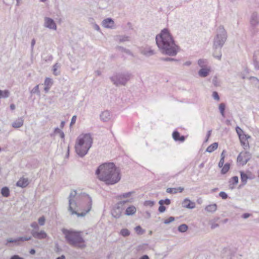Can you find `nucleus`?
<instances>
[{
  "label": "nucleus",
  "instance_id": "f257e3e1",
  "mask_svg": "<svg viewBox=\"0 0 259 259\" xmlns=\"http://www.w3.org/2000/svg\"><path fill=\"white\" fill-rule=\"evenodd\" d=\"M156 44L163 54L170 56H175L179 47L177 45L174 39L167 28H164L155 38Z\"/></svg>",
  "mask_w": 259,
  "mask_h": 259
},
{
  "label": "nucleus",
  "instance_id": "f03ea898",
  "mask_svg": "<svg viewBox=\"0 0 259 259\" xmlns=\"http://www.w3.org/2000/svg\"><path fill=\"white\" fill-rule=\"evenodd\" d=\"M99 179L107 185H114L120 179V170L112 162L105 163L100 165L96 170Z\"/></svg>",
  "mask_w": 259,
  "mask_h": 259
},
{
  "label": "nucleus",
  "instance_id": "7ed1b4c3",
  "mask_svg": "<svg viewBox=\"0 0 259 259\" xmlns=\"http://www.w3.org/2000/svg\"><path fill=\"white\" fill-rule=\"evenodd\" d=\"M83 195L86 198L87 209L84 211L79 213L77 212L76 209L77 207L76 200L78 197L76 191L72 190L70 192L68 198L69 201L68 210L71 215L76 214L78 217H83L91 210L92 205V198L88 194H84Z\"/></svg>",
  "mask_w": 259,
  "mask_h": 259
},
{
  "label": "nucleus",
  "instance_id": "20e7f679",
  "mask_svg": "<svg viewBox=\"0 0 259 259\" xmlns=\"http://www.w3.org/2000/svg\"><path fill=\"white\" fill-rule=\"evenodd\" d=\"M93 144V138L90 134L80 135L76 141L75 149L80 157H83L88 152Z\"/></svg>",
  "mask_w": 259,
  "mask_h": 259
},
{
  "label": "nucleus",
  "instance_id": "39448f33",
  "mask_svg": "<svg viewBox=\"0 0 259 259\" xmlns=\"http://www.w3.org/2000/svg\"><path fill=\"white\" fill-rule=\"evenodd\" d=\"M62 233L65 238L71 246L80 249L86 247L85 240L80 235V232L65 229L62 230Z\"/></svg>",
  "mask_w": 259,
  "mask_h": 259
},
{
  "label": "nucleus",
  "instance_id": "423d86ee",
  "mask_svg": "<svg viewBox=\"0 0 259 259\" xmlns=\"http://www.w3.org/2000/svg\"><path fill=\"white\" fill-rule=\"evenodd\" d=\"M227 38L226 31L223 26H220L217 33L213 39V49L222 48Z\"/></svg>",
  "mask_w": 259,
  "mask_h": 259
},
{
  "label": "nucleus",
  "instance_id": "0eeeda50",
  "mask_svg": "<svg viewBox=\"0 0 259 259\" xmlns=\"http://www.w3.org/2000/svg\"><path fill=\"white\" fill-rule=\"evenodd\" d=\"M131 74L126 73H116L110 77L113 83L118 87L125 85L127 82L130 79Z\"/></svg>",
  "mask_w": 259,
  "mask_h": 259
},
{
  "label": "nucleus",
  "instance_id": "6e6552de",
  "mask_svg": "<svg viewBox=\"0 0 259 259\" xmlns=\"http://www.w3.org/2000/svg\"><path fill=\"white\" fill-rule=\"evenodd\" d=\"M127 202H128V201H122L117 203L116 206L112 210V215L116 219L119 218L123 209L124 208L123 206Z\"/></svg>",
  "mask_w": 259,
  "mask_h": 259
},
{
  "label": "nucleus",
  "instance_id": "1a4fd4ad",
  "mask_svg": "<svg viewBox=\"0 0 259 259\" xmlns=\"http://www.w3.org/2000/svg\"><path fill=\"white\" fill-rule=\"evenodd\" d=\"M251 157V154L249 152H241L237 156V162L244 165L250 160Z\"/></svg>",
  "mask_w": 259,
  "mask_h": 259
},
{
  "label": "nucleus",
  "instance_id": "9d476101",
  "mask_svg": "<svg viewBox=\"0 0 259 259\" xmlns=\"http://www.w3.org/2000/svg\"><path fill=\"white\" fill-rule=\"evenodd\" d=\"M44 26L50 29L54 30H57V25L54 20L49 17H45L44 18Z\"/></svg>",
  "mask_w": 259,
  "mask_h": 259
},
{
  "label": "nucleus",
  "instance_id": "9b49d317",
  "mask_svg": "<svg viewBox=\"0 0 259 259\" xmlns=\"http://www.w3.org/2000/svg\"><path fill=\"white\" fill-rule=\"evenodd\" d=\"M31 237H20L16 239L12 238H8L7 239V243L6 245H8V243H15L16 244L18 245L19 244V242H23L24 241H28L31 240Z\"/></svg>",
  "mask_w": 259,
  "mask_h": 259
},
{
  "label": "nucleus",
  "instance_id": "f8f14e48",
  "mask_svg": "<svg viewBox=\"0 0 259 259\" xmlns=\"http://www.w3.org/2000/svg\"><path fill=\"white\" fill-rule=\"evenodd\" d=\"M31 233L34 238L37 239H42L48 237L47 234L42 230L38 232V230H32Z\"/></svg>",
  "mask_w": 259,
  "mask_h": 259
},
{
  "label": "nucleus",
  "instance_id": "ddd939ff",
  "mask_svg": "<svg viewBox=\"0 0 259 259\" xmlns=\"http://www.w3.org/2000/svg\"><path fill=\"white\" fill-rule=\"evenodd\" d=\"M235 252L229 248H226L223 249L222 257L225 259H232L234 256Z\"/></svg>",
  "mask_w": 259,
  "mask_h": 259
},
{
  "label": "nucleus",
  "instance_id": "4468645a",
  "mask_svg": "<svg viewBox=\"0 0 259 259\" xmlns=\"http://www.w3.org/2000/svg\"><path fill=\"white\" fill-rule=\"evenodd\" d=\"M102 25L105 28H113L114 22L112 18H108L104 19L102 21Z\"/></svg>",
  "mask_w": 259,
  "mask_h": 259
},
{
  "label": "nucleus",
  "instance_id": "2eb2a0df",
  "mask_svg": "<svg viewBox=\"0 0 259 259\" xmlns=\"http://www.w3.org/2000/svg\"><path fill=\"white\" fill-rule=\"evenodd\" d=\"M250 138V136L242 134V136H240V141L242 146H244V148L245 149L246 147L249 148V143L248 141L243 142V140L247 141L248 139Z\"/></svg>",
  "mask_w": 259,
  "mask_h": 259
},
{
  "label": "nucleus",
  "instance_id": "dca6fc26",
  "mask_svg": "<svg viewBox=\"0 0 259 259\" xmlns=\"http://www.w3.org/2000/svg\"><path fill=\"white\" fill-rule=\"evenodd\" d=\"M172 136L175 141L183 142L186 139L185 137L184 136H181L180 133L177 131H174Z\"/></svg>",
  "mask_w": 259,
  "mask_h": 259
},
{
  "label": "nucleus",
  "instance_id": "f3484780",
  "mask_svg": "<svg viewBox=\"0 0 259 259\" xmlns=\"http://www.w3.org/2000/svg\"><path fill=\"white\" fill-rule=\"evenodd\" d=\"M100 119L103 122H107L111 118V115L108 110L102 112L100 114Z\"/></svg>",
  "mask_w": 259,
  "mask_h": 259
},
{
  "label": "nucleus",
  "instance_id": "a211bd4d",
  "mask_svg": "<svg viewBox=\"0 0 259 259\" xmlns=\"http://www.w3.org/2000/svg\"><path fill=\"white\" fill-rule=\"evenodd\" d=\"M182 205L184 207L189 209H193L195 207V203L191 201L189 199L186 198L183 201Z\"/></svg>",
  "mask_w": 259,
  "mask_h": 259
},
{
  "label": "nucleus",
  "instance_id": "6ab92c4d",
  "mask_svg": "<svg viewBox=\"0 0 259 259\" xmlns=\"http://www.w3.org/2000/svg\"><path fill=\"white\" fill-rule=\"evenodd\" d=\"M29 184L28 179L21 178L16 183V185L21 188H25Z\"/></svg>",
  "mask_w": 259,
  "mask_h": 259
},
{
  "label": "nucleus",
  "instance_id": "aec40b11",
  "mask_svg": "<svg viewBox=\"0 0 259 259\" xmlns=\"http://www.w3.org/2000/svg\"><path fill=\"white\" fill-rule=\"evenodd\" d=\"M259 23V18L256 13H253L251 17L250 24L252 26H255Z\"/></svg>",
  "mask_w": 259,
  "mask_h": 259
},
{
  "label": "nucleus",
  "instance_id": "412c9836",
  "mask_svg": "<svg viewBox=\"0 0 259 259\" xmlns=\"http://www.w3.org/2000/svg\"><path fill=\"white\" fill-rule=\"evenodd\" d=\"M210 72V68H202L199 70L198 75L201 77H205L208 75Z\"/></svg>",
  "mask_w": 259,
  "mask_h": 259
},
{
  "label": "nucleus",
  "instance_id": "4be33fe9",
  "mask_svg": "<svg viewBox=\"0 0 259 259\" xmlns=\"http://www.w3.org/2000/svg\"><path fill=\"white\" fill-rule=\"evenodd\" d=\"M238 183V177L237 176H234L229 180V188L233 189L235 188V185Z\"/></svg>",
  "mask_w": 259,
  "mask_h": 259
},
{
  "label": "nucleus",
  "instance_id": "5701e85b",
  "mask_svg": "<svg viewBox=\"0 0 259 259\" xmlns=\"http://www.w3.org/2000/svg\"><path fill=\"white\" fill-rule=\"evenodd\" d=\"M136 212V208L133 205L128 206L125 211V214L126 215H132L135 213Z\"/></svg>",
  "mask_w": 259,
  "mask_h": 259
},
{
  "label": "nucleus",
  "instance_id": "b1692460",
  "mask_svg": "<svg viewBox=\"0 0 259 259\" xmlns=\"http://www.w3.org/2000/svg\"><path fill=\"white\" fill-rule=\"evenodd\" d=\"M217 209V205L215 203L207 205L205 208V210L206 211L211 213L215 212Z\"/></svg>",
  "mask_w": 259,
  "mask_h": 259
},
{
  "label": "nucleus",
  "instance_id": "393cba45",
  "mask_svg": "<svg viewBox=\"0 0 259 259\" xmlns=\"http://www.w3.org/2000/svg\"><path fill=\"white\" fill-rule=\"evenodd\" d=\"M221 49L222 48L213 49L214 51L213 53V56L219 60H221L222 57Z\"/></svg>",
  "mask_w": 259,
  "mask_h": 259
},
{
  "label": "nucleus",
  "instance_id": "a878e982",
  "mask_svg": "<svg viewBox=\"0 0 259 259\" xmlns=\"http://www.w3.org/2000/svg\"><path fill=\"white\" fill-rule=\"evenodd\" d=\"M218 146V144L217 142L213 143V144H211L210 146H209L206 150V151L209 153H211L213 151H214L215 149H217Z\"/></svg>",
  "mask_w": 259,
  "mask_h": 259
},
{
  "label": "nucleus",
  "instance_id": "bb28decb",
  "mask_svg": "<svg viewBox=\"0 0 259 259\" xmlns=\"http://www.w3.org/2000/svg\"><path fill=\"white\" fill-rule=\"evenodd\" d=\"M241 181L243 185H245L247 183L248 177L243 171H240Z\"/></svg>",
  "mask_w": 259,
  "mask_h": 259
},
{
  "label": "nucleus",
  "instance_id": "cd10ccee",
  "mask_svg": "<svg viewBox=\"0 0 259 259\" xmlns=\"http://www.w3.org/2000/svg\"><path fill=\"white\" fill-rule=\"evenodd\" d=\"M23 121L21 119H19L18 120L14 121L12 123V126L13 127L15 128H19L20 127L23 125Z\"/></svg>",
  "mask_w": 259,
  "mask_h": 259
},
{
  "label": "nucleus",
  "instance_id": "c85d7f7f",
  "mask_svg": "<svg viewBox=\"0 0 259 259\" xmlns=\"http://www.w3.org/2000/svg\"><path fill=\"white\" fill-rule=\"evenodd\" d=\"M2 195L5 197H8L10 195L9 189L7 187H3L1 190Z\"/></svg>",
  "mask_w": 259,
  "mask_h": 259
},
{
  "label": "nucleus",
  "instance_id": "c756f323",
  "mask_svg": "<svg viewBox=\"0 0 259 259\" xmlns=\"http://www.w3.org/2000/svg\"><path fill=\"white\" fill-rule=\"evenodd\" d=\"M230 164L229 163H226L222 167L221 169V173L222 174H226L229 170Z\"/></svg>",
  "mask_w": 259,
  "mask_h": 259
},
{
  "label": "nucleus",
  "instance_id": "7c9ffc66",
  "mask_svg": "<svg viewBox=\"0 0 259 259\" xmlns=\"http://www.w3.org/2000/svg\"><path fill=\"white\" fill-rule=\"evenodd\" d=\"M207 63V60L204 59H200L198 61V65L201 68H205L204 67Z\"/></svg>",
  "mask_w": 259,
  "mask_h": 259
},
{
  "label": "nucleus",
  "instance_id": "2f4dec72",
  "mask_svg": "<svg viewBox=\"0 0 259 259\" xmlns=\"http://www.w3.org/2000/svg\"><path fill=\"white\" fill-rule=\"evenodd\" d=\"M226 108V105L224 103H222L219 105V110L223 117H225V110Z\"/></svg>",
  "mask_w": 259,
  "mask_h": 259
},
{
  "label": "nucleus",
  "instance_id": "473e14b6",
  "mask_svg": "<svg viewBox=\"0 0 259 259\" xmlns=\"http://www.w3.org/2000/svg\"><path fill=\"white\" fill-rule=\"evenodd\" d=\"M188 227L186 224H182L178 227V231L182 233H184L187 231Z\"/></svg>",
  "mask_w": 259,
  "mask_h": 259
},
{
  "label": "nucleus",
  "instance_id": "72a5a7b5",
  "mask_svg": "<svg viewBox=\"0 0 259 259\" xmlns=\"http://www.w3.org/2000/svg\"><path fill=\"white\" fill-rule=\"evenodd\" d=\"M30 93L31 95L36 94L37 95H40V92L39 90V85L35 86L30 91Z\"/></svg>",
  "mask_w": 259,
  "mask_h": 259
},
{
  "label": "nucleus",
  "instance_id": "f704fd0d",
  "mask_svg": "<svg viewBox=\"0 0 259 259\" xmlns=\"http://www.w3.org/2000/svg\"><path fill=\"white\" fill-rule=\"evenodd\" d=\"M53 80H52V79L51 78H49V77H47L45 79V82H44V84L46 87H51V86L53 84Z\"/></svg>",
  "mask_w": 259,
  "mask_h": 259
},
{
  "label": "nucleus",
  "instance_id": "c9c22d12",
  "mask_svg": "<svg viewBox=\"0 0 259 259\" xmlns=\"http://www.w3.org/2000/svg\"><path fill=\"white\" fill-rule=\"evenodd\" d=\"M158 203L160 205H169L170 203V200L168 198H166L164 200L161 199L159 201Z\"/></svg>",
  "mask_w": 259,
  "mask_h": 259
},
{
  "label": "nucleus",
  "instance_id": "e433bc0d",
  "mask_svg": "<svg viewBox=\"0 0 259 259\" xmlns=\"http://www.w3.org/2000/svg\"><path fill=\"white\" fill-rule=\"evenodd\" d=\"M120 234L124 237L128 236L130 234V232L126 229H123L120 231Z\"/></svg>",
  "mask_w": 259,
  "mask_h": 259
},
{
  "label": "nucleus",
  "instance_id": "4c0bfd02",
  "mask_svg": "<svg viewBox=\"0 0 259 259\" xmlns=\"http://www.w3.org/2000/svg\"><path fill=\"white\" fill-rule=\"evenodd\" d=\"M59 67V65L58 63H56L53 66V73L55 75H58L59 74V72H57V69Z\"/></svg>",
  "mask_w": 259,
  "mask_h": 259
},
{
  "label": "nucleus",
  "instance_id": "58836bf2",
  "mask_svg": "<svg viewBox=\"0 0 259 259\" xmlns=\"http://www.w3.org/2000/svg\"><path fill=\"white\" fill-rule=\"evenodd\" d=\"M118 48L121 51L124 52L125 53L128 54V55H132V53L131 52L130 50L126 49L125 48H124L122 47H118Z\"/></svg>",
  "mask_w": 259,
  "mask_h": 259
},
{
  "label": "nucleus",
  "instance_id": "ea45409f",
  "mask_svg": "<svg viewBox=\"0 0 259 259\" xmlns=\"http://www.w3.org/2000/svg\"><path fill=\"white\" fill-rule=\"evenodd\" d=\"M135 230L137 233L139 235L142 234L144 232V231L142 229V228L140 226H137L135 228Z\"/></svg>",
  "mask_w": 259,
  "mask_h": 259
},
{
  "label": "nucleus",
  "instance_id": "a19ab883",
  "mask_svg": "<svg viewBox=\"0 0 259 259\" xmlns=\"http://www.w3.org/2000/svg\"><path fill=\"white\" fill-rule=\"evenodd\" d=\"M161 60L164 61H178V60L176 59L169 58V57H165V58H161L160 59Z\"/></svg>",
  "mask_w": 259,
  "mask_h": 259
},
{
  "label": "nucleus",
  "instance_id": "79ce46f5",
  "mask_svg": "<svg viewBox=\"0 0 259 259\" xmlns=\"http://www.w3.org/2000/svg\"><path fill=\"white\" fill-rule=\"evenodd\" d=\"M219 196L223 199H224V200L226 199L228 197V194L226 192H223V191H221V192H220Z\"/></svg>",
  "mask_w": 259,
  "mask_h": 259
},
{
  "label": "nucleus",
  "instance_id": "37998d69",
  "mask_svg": "<svg viewBox=\"0 0 259 259\" xmlns=\"http://www.w3.org/2000/svg\"><path fill=\"white\" fill-rule=\"evenodd\" d=\"M166 192L168 193L176 194L177 193V189L169 188L166 189Z\"/></svg>",
  "mask_w": 259,
  "mask_h": 259
},
{
  "label": "nucleus",
  "instance_id": "c03bdc74",
  "mask_svg": "<svg viewBox=\"0 0 259 259\" xmlns=\"http://www.w3.org/2000/svg\"><path fill=\"white\" fill-rule=\"evenodd\" d=\"M120 42H123L128 40V37L125 36H118Z\"/></svg>",
  "mask_w": 259,
  "mask_h": 259
},
{
  "label": "nucleus",
  "instance_id": "a18cd8bd",
  "mask_svg": "<svg viewBox=\"0 0 259 259\" xmlns=\"http://www.w3.org/2000/svg\"><path fill=\"white\" fill-rule=\"evenodd\" d=\"M175 220V218L174 217H170L167 219H166L164 221V223L165 224H168L170 223L173 222Z\"/></svg>",
  "mask_w": 259,
  "mask_h": 259
},
{
  "label": "nucleus",
  "instance_id": "49530a36",
  "mask_svg": "<svg viewBox=\"0 0 259 259\" xmlns=\"http://www.w3.org/2000/svg\"><path fill=\"white\" fill-rule=\"evenodd\" d=\"M236 132H237L239 138H240V136H242V134H244L242 130L238 126L236 127Z\"/></svg>",
  "mask_w": 259,
  "mask_h": 259
},
{
  "label": "nucleus",
  "instance_id": "de8ad7c7",
  "mask_svg": "<svg viewBox=\"0 0 259 259\" xmlns=\"http://www.w3.org/2000/svg\"><path fill=\"white\" fill-rule=\"evenodd\" d=\"M212 97L213 99L217 101L220 100V97L217 92L214 91L212 93Z\"/></svg>",
  "mask_w": 259,
  "mask_h": 259
},
{
  "label": "nucleus",
  "instance_id": "09e8293b",
  "mask_svg": "<svg viewBox=\"0 0 259 259\" xmlns=\"http://www.w3.org/2000/svg\"><path fill=\"white\" fill-rule=\"evenodd\" d=\"M45 223V218L44 216L38 219V223L40 226L44 225Z\"/></svg>",
  "mask_w": 259,
  "mask_h": 259
},
{
  "label": "nucleus",
  "instance_id": "8fccbe9b",
  "mask_svg": "<svg viewBox=\"0 0 259 259\" xmlns=\"http://www.w3.org/2000/svg\"><path fill=\"white\" fill-rule=\"evenodd\" d=\"M30 226L35 230L37 231L39 229V226L36 222H33L31 224Z\"/></svg>",
  "mask_w": 259,
  "mask_h": 259
},
{
  "label": "nucleus",
  "instance_id": "3c124183",
  "mask_svg": "<svg viewBox=\"0 0 259 259\" xmlns=\"http://www.w3.org/2000/svg\"><path fill=\"white\" fill-rule=\"evenodd\" d=\"M133 193V192H128L127 193H123L121 195V197H122L123 198H127L131 196L132 194Z\"/></svg>",
  "mask_w": 259,
  "mask_h": 259
},
{
  "label": "nucleus",
  "instance_id": "603ef678",
  "mask_svg": "<svg viewBox=\"0 0 259 259\" xmlns=\"http://www.w3.org/2000/svg\"><path fill=\"white\" fill-rule=\"evenodd\" d=\"M166 209V207L163 205H160L158 208V211L160 213L164 212Z\"/></svg>",
  "mask_w": 259,
  "mask_h": 259
},
{
  "label": "nucleus",
  "instance_id": "864d4df0",
  "mask_svg": "<svg viewBox=\"0 0 259 259\" xmlns=\"http://www.w3.org/2000/svg\"><path fill=\"white\" fill-rule=\"evenodd\" d=\"M224 159L223 157H221L219 162L218 166L219 167H222L224 166Z\"/></svg>",
  "mask_w": 259,
  "mask_h": 259
},
{
  "label": "nucleus",
  "instance_id": "5fc2aeb1",
  "mask_svg": "<svg viewBox=\"0 0 259 259\" xmlns=\"http://www.w3.org/2000/svg\"><path fill=\"white\" fill-rule=\"evenodd\" d=\"M3 98H8L9 96L10 93L8 90L3 91Z\"/></svg>",
  "mask_w": 259,
  "mask_h": 259
},
{
  "label": "nucleus",
  "instance_id": "6e6d98bb",
  "mask_svg": "<svg viewBox=\"0 0 259 259\" xmlns=\"http://www.w3.org/2000/svg\"><path fill=\"white\" fill-rule=\"evenodd\" d=\"M211 225V229H214L219 226V224L217 223H215L214 222H211L210 223Z\"/></svg>",
  "mask_w": 259,
  "mask_h": 259
},
{
  "label": "nucleus",
  "instance_id": "4d7b16f0",
  "mask_svg": "<svg viewBox=\"0 0 259 259\" xmlns=\"http://www.w3.org/2000/svg\"><path fill=\"white\" fill-rule=\"evenodd\" d=\"M76 120V115L73 116L72 117L71 120L70 126L74 124L75 123Z\"/></svg>",
  "mask_w": 259,
  "mask_h": 259
},
{
  "label": "nucleus",
  "instance_id": "13d9d810",
  "mask_svg": "<svg viewBox=\"0 0 259 259\" xmlns=\"http://www.w3.org/2000/svg\"><path fill=\"white\" fill-rule=\"evenodd\" d=\"M10 259H24L23 257L20 256L18 255L15 254L12 255Z\"/></svg>",
  "mask_w": 259,
  "mask_h": 259
},
{
  "label": "nucleus",
  "instance_id": "bf43d9fd",
  "mask_svg": "<svg viewBox=\"0 0 259 259\" xmlns=\"http://www.w3.org/2000/svg\"><path fill=\"white\" fill-rule=\"evenodd\" d=\"M250 215H251L250 213H245L242 215V218L244 219H247L248 218H249Z\"/></svg>",
  "mask_w": 259,
  "mask_h": 259
},
{
  "label": "nucleus",
  "instance_id": "052dcab7",
  "mask_svg": "<svg viewBox=\"0 0 259 259\" xmlns=\"http://www.w3.org/2000/svg\"><path fill=\"white\" fill-rule=\"evenodd\" d=\"M35 44V39L34 38H33L31 42V50H32L33 49V47Z\"/></svg>",
  "mask_w": 259,
  "mask_h": 259
},
{
  "label": "nucleus",
  "instance_id": "680f3d73",
  "mask_svg": "<svg viewBox=\"0 0 259 259\" xmlns=\"http://www.w3.org/2000/svg\"><path fill=\"white\" fill-rule=\"evenodd\" d=\"M211 133V130H209V131H208L207 132V135H206V140H205V142H207L208 141V138L210 136Z\"/></svg>",
  "mask_w": 259,
  "mask_h": 259
},
{
  "label": "nucleus",
  "instance_id": "e2e57ef3",
  "mask_svg": "<svg viewBox=\"0 0 259 259\" xmlns=\"http://www.w3.org/2000/svg\"><path fill=\"white\" fill-rule=\"evenodd\" d=\"M62 131L58 127H56L55 128L54 132L55 134H60Z\"/></svg>",
  "mask_w": 259,
  "mask_h": 259
},
{
  "label": "nucleus",
  "instance_id": "0e129e2a",
  "mask_svg": "<svg viewBox=\"0 0 259 259\" xmlns=\"http://www.w3.org/2000/svg\"><path fill=\"white\" fill-rule=\"evenodd\" d=\"M94 27L95 29H96V30L99 31H100V27L97 24H95L94 26Z\"/></svg>",
  "mask_w": 259,
  "mask_h": 259
},
{
  "label": "nucleus",
  "instance_id": "69168bd1",
  "mask_svg": "<svg viewBox=\"0 0 259 259\" xmlns=\"http://www.w3.org/2000/svg\"><path fill=\"white\" fill-rule=\"evenodd\" d=\"M50 88H51V87L45 86V87L44 88V91H45V93H48Z\"/></svg>",
  "mask_w": 259,
  "mask_h": 259
},
{
  "label": "nucleus",
  "instance_id": "338daca9",
  "mask_svg": "<svg viewBox=\"0 0 259 259\" xmlns=\"http://www.w3.org/2000/svg\"><path fill=\"white\" fill-rule=\"evenodd\" d=\"M191 64V62L190 61H188L184 63V65L190 66Z\"/></svg>",
  "mask_w": 259,
  "mask_h": 259
},
{
  "label": "nucleus",
  "instance_id": "774afa93",
  "mask_svg": "<svg viewBox=\"0 0 259 259\" xmlns=\"http://www.w3.org/2000/svg\"><path fill=\"white\" fill-rule=\"evenodd\" d=\"M35 252H36V251L34 249H31L29 251V253L31 254H34L35 253Z\"/></svg>",
  "mask_w": 259,
  "mask_h": 259
}]
</instances>
